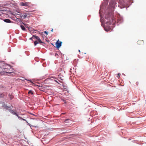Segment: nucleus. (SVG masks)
Wrapping results in <instances>:
<instances>
[{
  "instance_id": "1",
  "label": "nucleus",
  "mask_w": 146,
  "mask_h": 146,
  "mask_svg": "<svg viewBox=\"0 0 146 146\" xmlns=\"http://www.w3.org/2000/svg\"><path fill=\"white\" fill-rule=\"evenodd\" d=\"M33 11H26L25 10L23 11V14H24V16H23V17L24 19L28 15H31V13Z\"/></svg>"
},
{
  "instance_id": "2",
  "label": "nucleus",
  "mask_w": 146,
  "mask_h": 146,
  "mask_svg": "<svg viewBox=\"0 0 146 146\" xmlns=\"http://www.w3.org/2000/svg\"><path fill=\"white\" fill-rule=\"evenodd\" d=\"M62 43V42H59L58 40L57 41L56 44V48H59L61 46Z\"/></svg>"
},
{
  "instance_id": "3",
  "label": "nucleus",
  "mask_w": 146,
  "mask_h": 146,
  "mask_svg": "<svg viewBox=\"0 0 146 146\" xmlns=\"http://www.w3.org/2000/svg\"><path fill=\"white\" fill-rule=\"evenodd\" d=\"M33 38L35 39H36L38 40V42L40 43H43V42L41 40L40 38L37 36L33 35Z\"/></svg>"
},
{
  "instance_id": "4",
  "label": "nucleus",
  "mask_w": 146,
  "mask_h": 146,
  "mask_svg": "<svg viewBox=\"0 0 146 146\" xmlns=\"http://www.w3.org/2000/svg\"><path fill=\"white\" fill-rule=\"evenodd\" d=\"M29 4V3L28 2L23 3L21 2L20 3V5L21 6H28Z\"/></svg>"
},
{
  "instance_id": "5",
  "label": "nucleus",
  "mask_w": 146,
  "mask_h": 146,
  "mask_svg": "<svg viewBox=\"0 0 146 146\" xmlns=\"http://www.w3.org/2000/svg\"><path fill=\"white\" fill-rule=\"evenodd\" d=\"M9 111L12 114H13L16 116H17L18 117H19V116L18 114L15 112H14L13 110H11V109L9 110Z\"/></svg>"
},
{
  "instance_id": "6",
  "label": "nucleus",
  "mask_w": 146,
  "mask_h": 146,
  "mask_svg": "<svg viewBox=\"0 0 146 146\" xmlns=\"http://www.w3.org/2000/svg\"><path fill=\"white\" fill-rule=\"evenodd\" d=\"M137 44L139 45H142L144 43V41L142 40H139L137 42Z\"/></svg>"
},
{
  "instance_id": "7",
  "label": "nucleus",
  "mask_w": 146,
  "mask_h": 146,
  "mask_svg": "<svg viewBox=\"0 0 146 146\" xmlns=\"http://www.w3.org/2000/svg\"><path fill=\"white\" fill-rule=\"evenodd\" d=\"M70 120L69 119H66L64 122L65 123V124L66 125H69L68 123H70Z\"/></svg>"
},
{
  "instance_id": "8",
  "label": "nucleus",
  "mask_w": 146,
  "mask_h": 146,
  "mask_svg": "<svg viewBox=\"0 0 146 146\" xmlns=\"http://www.w3.org/2000/svg\"><path fill=\"white\" fill-rule=\"evenodd\" d=\"M4 108L5 109L8 110L9 111V110H10L11 108V106H3Z\"/></svg>"
},
{
  "instance_id": "9",
  "label": "nucleus",
  "mask_w": 146,
  "mask_h": 146,
  "mask_svg": "<svg viewBox=\"0 0 146 146\" xmlns=\"http://www.w3.org/2000/svg\"><path fill=\"white\" fill-rule=\"evenodd\" d=\"M4 21L6 22L7 23H10L11 22V21L10 20L8 19H5L4 20Z\"/></svg>"
},
{
  "instance_id": "10",
  "label": "nucleus",
  "mask_w": 146,
  "mask_h": 146,
  "mask_svg": "<svg viewBox=\"0 0 146 146\" xmlns=\"http://www.w3.org/2000/svg\"><path fill=\"white\" fill-rule=\"evenodd\" d=\"M4 65H5V64L3 63L0 62V67L1 68L3 69H5L4 67H3V66Z\"/></svg>"
},
{
  "instance_id": "11",
  "label": "nucleus",
  "mask_w": 146,
  "mask_h": 146,
  "mask_svg": "<svg viewBox=\"0 0 146 146\" xmlns=\"http://www.w3.org/2000/svg\"><path fill=\"white\" fill-rule=\"evenodd\" d=\"M20 27L21 29L23 31H25V28L22 25H20Z\"/></svg>"
},
{
  "instance_id": "12",
  "label": "nucleus",
  "mask_w": 146,
  "mask_h": 146,
  "mask_svg": "<svg viewBox=\"0 0 146 146\" xmlns=\"http://www.w3.org/2000/svg\"><path fill=\"white\" fill-rule=\"evenodd\" d=\"M9 96L11 100L13 98V96L10 94H9Z\"/></svg>"
},
{
  "instance_id": "13",
  "label": "nucleus",
  "mask_w": 146,
  "mask_h": 146,
  "mask_svg": "<svg viewBox=\"0 0 146 146\" xmlns=\"http://www.w3.org/2000/svg\"><path fill=\"white\" fill-rule=\"evenodd\" d=\"M28 94H31L32 95L33 94V92L32 90H30L29 91Z\"/></svg>"
},
{
  "instance_id": "14",
  "label": "nucleus",
  "mask_w": 146,
  "mask_h": 146,
  "mask_svg": "<svg viewBox=\"0 0 146 146\" xmlns=\"http://www.w3.org/2000/svg\"><path fill=\"white\" fill-rule=\"evenodd\" d=\"M4 95L3 93H0V98H3Z\"/></svg>"
},
{
  "instance_id": "15",
  "label": "nucleus",
  "mask_w": 146,
  "mask_h": 146,
  "mask_svg": "<svg viewBox=\"0 0 146 146\" xmlns=\"http://www.w3.org/2000/svg\"><path fill=\"white\" fill-rule=\"evenodd\" d=\"M38 43V42L37 41H35L34 42V45L35 46Z\"/></svg>"
},
{
  "instance_id": "16",
  "label": "nucleus",
  "mask_w": 146,
  "mask_h": 146,
  "mask_svg": "<svg viewBox=\"0 0 146 146\" xmlns=\"http://www.w3.org/2000/svg\"><path fill=\"white\" fill-rule=\"evenodd\" d=\"M106 23L107 24H110L111 23L109 21H107L106 22Z\"/></svg>"
},
{
  "instance_id": "17",
  "label": "nucleus",
  "mask_w": 146,
  "mask_h": 146,
  "mask_svg": "<svg viewBox=\"0 0 146 146\" xmlns=\"http://www.w3.org/2000/svg\"><path fill=\"white\" fill-rule=\"evenodd\" d=\"M44 33L46 34V35H47L48 34V32H47L46 31H45Z\"/></svg>"
},
{
  "instance_id": "18",
  "label": "nucleus",
  "mask_w": 146,
  "mask_h": 146,
  "mask_svg": "<svg viewBox=\"0 0 146 146\" xmlns=\"http://www.w3.org/2000/svg\"><path fill=\"white\" fill-rule=\"evenodd\" d=\"M120 73H118V74H117V76H118L117 77H119V76H120Z\"/></svg>"
},
{
  "instance_id": "19",
  "label": "nucleus",
  "mask_w": 146,
  "mask_h": 146,
  "mask_svg": "<svg viewBox=\"0 0 146 146\" xmlns=\"http://www.w3.org/2000/svg\"><path fill=\"white\" fill-rule=\"evenodd\" d=\"M19 118H20L21 119H23L22 117H19Z\"/></svg>"
},
{
  "instance_id": "20",
  "label": "nucleus",
  "mask_w": 146,
  "mask_h": 146,
  "mask_svg": "<svg viewBox=\"0 0 146 146\" xmlns=\"http://www.w3.org/2000/svg\"><path fill=\"white\" fill-rule=\"evenodd\" d=\"M51 32H53V29H51Z\"/></svg>"
},
{
  "instance_id": "21",
  "label": "nucleus",
  "mask_w": 146,
  "mask_h": 146,
  "mask_svg": "<svg viewBox=\"0 0 146 146\" xmlns=\"http://www.w3.org/2000/svg\"><path fill=\"white\" fill-rule=\"evenodd\" d=\"M32 38H33V37H32V38H30V40H32Z\"/></svg>"
},
{
  "instance_id": "22",
  "label": "nucleus",
  "mask_w": 146,
  "mask_h": 146,
  "mask_svg": "<svg viewBox=\"0 0 146 146\" xmlns=\"http://www.w3.org/2000/svg\"><path fill=\"white\" fill-rule=\"evenodd\" d=\"M22 120H24V121H26V120L25 119H23H23Z\"/></svg>"
},
{
  "instance_id": "23",
  "label": "nucleus",
  "mask_w": 146,
  "mask_h": 146,
  "mask_svg": "<svg viewBox=\"0 0 146 146\" xmlns=\"http://www.w3.org/2000/svg\"><path fill=\"white\" fill-rule=\"evenodd\" d=\"M136 84H137V85L138 84V82H137Z\"/></svg>"
},
{
  "instance_id": "24",
  "label": "nucleus",
  "mask_w": 146,
  "mask_h": 146,
  "mask_svg": "<svg viewBox=\"0 0 146 146\" xmlns=\"http://www.w3.org/2000/svg\"><path fill=\"white\" fill-rule=\"evenodd\" d=\"M105 30H106V31H107V30H106V28H105Z\"/></svg>"
},
{
  "instance_id": "25",
  "label": "nucleus",
  "mask_w": 146,
  "mask_h": 146,
  "mask_svg": "<svg viewBox=\"0 0 146 146\" xmlns=\"http://www.w3.org/2000/svg\"><path fill=\"white\" fill-rule=\"evenodd\" d=\"M79 51V52H80V50H79V51Z\"/></svg>"
}]
</instances>
